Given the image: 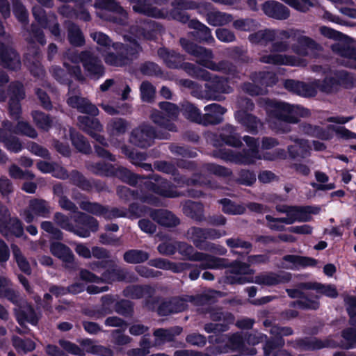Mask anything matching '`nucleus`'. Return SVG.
Segmentation results:
<instances>
[{"label":"nucleus","instance_id":"f257e3e1","mask_svg":"<svg viewBox=\"0 0 356 356\" xmlns=\"http://www.w3.org/2000/svg\"><path fill=\"white\" fill-rule=\"evenodd\" d=\"M293 38L297 40V44H293L292 49L298 56H309L312 51L318 49L317 44L311 38L300 34V31L291 29L272 30L266 29L259 31L250 35L249 40L252 44L266 45L271 42L272 52L269 54H263L259 60L264 63L273 65H284L291 66H305L307 62L305 59L296 58L293 56L282 55L277 52L285 51L289 49V44L284 40Z\"/></svg>","mask_w":356,"mask_h":356},{"label":"nucleus","instance_id":"f03ea898","mask_svg":"<svg viewBox=\"0 0 356 356\" xmlns=\"http://www.w3.org/2000/svg\"><path fill=\"white\" fill-rule=\"evenodd\" d=\"M166 0H136L134 1L133 9L135 12L143 13L147 16L156 18L172 17L181 22H188V26L196 30L197 38L200 41H204L207 43H212L214 41L211 30L204 24L197 20H189V18L184 13L178 10L180 8L173 7V10L170 13L164 9H159L153 6V2L156 5L161 6L164 4Z\"/></svg>","mask_w":356,"mask_h":356},{"label":"nucleus","instance_id":"7ed1b4c3","mask_svg":"<svg viewBox=\"0 0 356 356\" xmlns=\"http://www.w3.org/2000/svg\"><path fill=\"white\" fill-rule=\"evenodd\" d=\"M356 79L344 70L330 72L326 76L323 83L315 81L311 84L293 80H287L284 83L285 88L293 92L305 97L314 96L317 90L330 93L337 90L338 86L344 85L346 87L353 86Z\"/></svg>","mask_w":356,"mask_h":356},{"label":"nucleus","instance_id":"20e7f679","mask_svg":"<svg viewBox=\"0 0 356 356\" xmlns=\"http://www.w3.org/2000/svg\"><path fill=\"white\" fill-rule=\"evenodd\" d=\"M320 32L325 37L337 41L332 45V49L343 58L342 63L356 69V47L353 39L327 26H321Z\"/></svg>","mask_w":356,"mask_h":356},{"label":"nucleus","instance_id":"39448f33","mask_svg":"<svg viewBox=\"0 0 356 356\" xmlns=\"http://www.w3.org/2000/svg\"><path fill=\"white\" fill-rule=\"evenodd\" d=\"M265 108L269 121L275 124L279 123L280 125L296 123L300 118L306 117L309 114L307 109L300 106L290 105L283 102L266 101Z\"/></svg>","mask_w":356,"mask_h":356},{"label":"nucleus","instance_id":"423d86ee","mask_svg":"<svg viewBox=\"0 0 356 356\" xmlns=\"http://www.w3.org/2000/svg\"><path fill=\"white\" fill-rule=\"evenodd\" d=\"M79 62L83 63L85 70L90 76H99L104 74V67L100 60L93 54L90 52L77 54L72 51L67 54V60L64 61V65L78 79H82L81 69L76 65Z\"/></svg>","mask_w":356,"mask_h":356},{"label":"nucleus","instance_id":"0eeeda50","mask_svg":"<svg viewBox=\"0 0 356 356\" xmlns=\"http://www.w3.org/2000/svg\"><path fill=\"white\" fill-rule=\"evenodd\" d=\"M172 6L180 8L181 10L197 8L198 13L205 15L207 22L214 26L225 25L232 20V17L229 14L216 10H211L210 3H202L197 6L196 3L193 1L176 0L172 3Z\"/></svg>","mask_w":356,"mask_h":356},{"label":"nucleus","instance_id":"6e6552de","mask_svg":"<svg viewBox=\"0 0 356 356\" xmlns=\"http://www.w3.org/2000/svg\"><path fill=\"white\" fill-rule=\"evenodd\" d=\"M180 42L187 52L197 57V61L201 65L213 70H223L228 74H233L235 71L234 67L229 66L227 63L216 64L212 62V54L210 51L202 47H197L185 38H181Z\"/></svg>","mask_w":356,"mask_h":356},{"label":"nucleus","instance_id":"1a4fd4ad","mask_svg":"<svg viewBox=\"0 0 356 356\" xmlns=\"http://www.w3.org/2000/svg\"><path fill=\"white\" fill-rule=\"evenodd\" d=\"M188 73L192 76L209 81L205 86L208 88L209 92L213 99H220V97L216 92L229 93L231 92V88L227 84V80L219 79L204 69L197 68L193 65H189Z\"/></svg>","mask_w":356,"mask_h":356},{"label":"nucleus","instance_id":"9d476101","mask_svg":"<svg viewBox=\"0 0 356 356\" xmlns=\"http://www.w3.org/2000/svg\"><path fill=\"white\" fill-rule=\"evenodd\" d=\"M243 140L249 147L248 151L244 152V154L238 155L227 151L222 153L220 156L221 158L224 160L244 164L253 163L257 160L261 159V156L258 150V141L255 138L250 136H244Z\"/></svg>","mask_w":356,"mask_h":356},{"label":"nucleus","instance_id":"9b49d317","mask_svg":"<svg viewBox=\"0 0 356 356\" xmlns=\"http://www.w3.org/2000/svg\"><path fill=\"white\" fill-rule=\"evenodd\" d=\"M148 194L140 197L142 202L157 204L159 199L156 195L166 197H174L179 195V193L174 190L173 187L163 179H156L155 183L150 181L148 184Z\"/></svg>","mask_w":356,"mask_h":356},{"label":"nucleus","instance_id":"f8f14e48","mask_svg":"<svg viewBox=\"0 0 356 356\" xmlns=\"http://www.w3.org/2000/svg\"><path fill=\"white\" fill-rule=\"evenodd\" d=\"M190 234V239L193 243L194 245L201 250H204L207 249L208 244L207 239L215 240L220 238L226 234L225 230H220L212 228H200V227H192L191 232H188Z\"/></svg>","mask_w":356,"mask_h":356},{"label":"nucleus","instance_id":"ddd939ff","mask_svg":"<svg viewBox=\"0 0 356 356\" xmlns=\"http://www.w3.org/2000/svg\"><path fill=\"white\" fill-rule=\"evenodd\" d=\"M277 210L281 213H286L287 218L281 220L280 222H286L285 221H309L312 220L311 215L318 214L320 208L318 207H296L288 206H277Z\"/></svg>","mask_w":356,"mask_h":356},{"label":"nucleus","instance_id":"4468645a","mask_svg":"<svg viewBox=\"0 0 356 356\" xmlns=\"http://www.w3.org/2000/svg\"><path fill=\"white\" fill-rule=\"evenodd\" d=\"M160 108L164 112V115L166 117L161 115L159 111H154L151 115V118L156 124L161 127H163L170 131H174L173 125L169 124L168 122L170 120H173L177 116L179 113L178 108L170 102H161Z\"/></svg>","mask_w":356,"mask_h":356},{"label":"nucleus","instance_id":"2eb2a0df","mask_svg":"<svg viewBox=\"0 0 356 356\" xmlns=\"http://www.w3.org/2000/svg\"><path fill=\"white\" fill-rule=\"evenodd\" d=\"M95 6L108 13L106 15L108 17V20L120 24H123L126 22L127 18V13L114 0H97Z\"/></svg>","mask_w":356,"mask_h":356},{"label":"nucleus","instance_id":"dca6fc26","mask_svg":"<svg viewBox=\"0 0 356 356\" xmlns=\"http://www.w3.org/2000/svg\"><path fill=\"white\" fill-rule=\"evenodd\" d=\"M188 306L185 299L175 296L161 301L156 309V312L160 316H167L172 314L182 312Z\"/></svg>","mask_w":356,"mask_h":356},{"label":"nucleus","instance_id":"f3484780","mask_svg":"<svg viewBox=\"0 0 356 356\" xmlns=\"http://www.w3.org/2000/svg\"><path fill=\"white\" fill-rule=\"evenodd\" d=\"M337 342L332 339L321 340L316 337H304L296 339L295 347L302 351H314L324 348H336Z\"/></svg>","mask_w":356,"mask_h":356},{"label":"nucleus","instance_id":"a211bd4d","mask_svg":"<svg viewBox=\"0 0 356 356\" xmlns=\"http://www.w3.org/2000/svg\"><path fill=\"white\" fill-rule=\"evenodd\" d=\"M291 279L292 275L289 272H268L256 275L254 277V283L259 285L271 286L289 283Z\"/></svg>","mask_w":356,"mask_h":356},{"label":"nucleus","instance_id":"6ab92c4d","mask_svg":"<svg viewBox=\"0 0 356 356\" xmlns=\"http://www.w3.org/2000/svg\"><path fill=\"white\" fill-rule=\"evenodd\" d=\"M156 137L157 136L151 126L143 125L132 131L130 141L137 146L146 147L151 145Z\"/></svg>","mask_w":356,"mask_h":356},{"label":"nucleus","instance_id":"aec40b11","mask_svg":"<svg viewBox=\"0 0 356 356\" xmlns=\"http://www.w3.org/2000/svg\"><path fill=\"white\" fill-rule=\"evenodd\" d=\"M81 129L90 135L95 140L103 146H106V142L99 134L102 131V126L97 119H92L87 116H81L78 119Z\"/></svg>","mask_w":356,"mask_h":356},{"label":"nucleus","instance_id":"412c9836","mask_svg":"<svg viewBox=\"0 0 356 356\" xmlns=\"http://www.w3.org/2000/svg\"><path fill=\"white\" fill-rule=\"evenodd\" d=\"M9 112L13 119H18L21 113L19 100L24 97L22 85L14 83L10 86Z\"/></svg>","mask_w":356,"mask_h":356},{"label":"nucleus","instance_id":"4be33fe9","mask_svg":"<svg viewBox=\"0 0 356 356\" xmlns=\"http://www.w3.org/2000/svg\"><path fill=\"white\" fill-rule=\"evenodd\" d=\"M17 307L18 308L15 309V314L16 320L21 327H24L25 323H29L32 325H36L38 323L39 318L31 304L24 302Z\"/></svg>","mask_w":356,"mask_h":356},{"label":"nucleus","instance_id":"5701e85b","mask_svg":"<svg viewBox=\"0 0 356 356\" xmlns=\"http://www.w3.org/2000/svg\"><path fill=\"white\" fill-rule=\"evenodd\" d=\"M282 260L290 263L291 265H283L282 267L286 269L298 270L300 268L315 267L318 264V260L305 256L296 254H286L282 257Z\"/></svg>","mask_w":356,"mask_h":356},{"label":"nucleus","instance_id":"b1692460","mask_svg":"<svg viewBox=\"0 0 356 356\" xmlns=\"http://www.w3.org/2000/svg\"><path fill=\"white\" fill-rule=\"evenodd\" d=\"M19 56L10 47L0 42V65L10 70H17L20 67Z\"/></svg>","mask_w":356,"mask_h":356},{"label":"nucleus","instance_id":"393cba45","mask_svg":"<svg viewBox=\"0 0 356 356\" xmlns=\"http://www.w3.org/2000/svg\"><path fill=\"white\" fill-rule=\"evenodd\" d=\"M262 9L266 15L277 19H285L289 16L288 8L277 1H266L264 3Z\"/></svg>","mask_w":356,"mask_h":356},{"label":"nucleus","instance_id":"a878e982","mask_svg":"<svg viewBox=\"0 0 356 356\" xmlns=\"http://www.w3.org/2000/svg\"><path fill=\"white\" fill-rule=\"evenodd\" d=\"M33 14L39 24L43 27H48L54 35H59L58 25L54 15H50L47 18L42 8L39 6L33 7Z\"/></svg>","mask_w":356,"mask_h":356},{"label":"nucleus","instance_id":"bb28decb","mask_svg":"<svg viewBox=\"0 0 356 356\" xmlns=\"http://www.w3.org/2000/svg\"><path fill=\"white\" fill-rule=\"evenodd\" d=\"M67 104L78 109L81 113H88L94 116L99 114V110L95 105L91 104L88 99L74 95L70 96Z\"/></svg>","mask_w":356,"mask_h":356},{"label":"nucleus","instance_id":"cd10ccee","mask_svg":"<svg viewBox=\"0 0 356 356\" xmlns=\"http://www.w3.org/2000/svg\"><path fill=\"white\" fill-rule=\"evenodd\" d=\"M67 231L73 232L76 235L86 238L91 232H96L99 229V224H58Z\"/></svg>","mask_w":356,"mask_h":356},{"label":"nucleus","instance_id":"c85d7f7f","mask_svg":"<svg viewBox=\"0 0 356 356\" xmlns=\"http://www.w3.org/2000/svg\"><path fill=\"white\" fill-rule=\"evenodd\" d=\"M155 290L150 285H129L123 290V296L131 299H140L145 296H153Z\"/></svg>","mask_w":356,"mask_h":356},{"label":"nucleus","instance_id":"c756f323","mask_svg":"<svg viewBox=\"0 0 356 356\" xmlns=\"http://www.w3.org/2000/svg\"><path fill=\"white\" fill-rule=\"evenodd\" d=\"M50 252L65 263L72 264L74 261V256L71 249L60 242H51Z\"/></svg>","mask_w":356,"mask_h":356},{"label":"nucleus","instance_id":"7c9ffc66","mask_svg":"<svg viewBox=\"0 0 356 356\" xmlns=\"http://www.w3.org/2000/svg\"><path fill=\"white\" fill-rule=\"evenodd\" d=\"M206 113L204 116V123L217 124L222 120V117L226 110L217 104H211L205 106Z\"/></svg>","mask_w":356,"mask_h":356},{"label":"nucleus","instance_id":"2f4dec72","mask_svg":"<svg viewBox=\"0 0 356 356\" xmlns=\"http://www.w3.org/2000/svg\"><path fill=\"white\" fill-rule=\"evenodd\" d=\"M99 277L100 281L107 284H112L114 282L124 280L125 279V274L121 268H117L112 261V264L104 270Z\"/></svg>","mask_w":356,"mask_h":356},{"label":"nucleus","instance_id":"473e14b6","mask_svg":"<svg viewBox=\"0 0 356 356\" xmlns=\"http://www.w3.org/2000/svg\"><path fill=\"white\" fill-rule=\"evenodd\" d=\"M208 314L211 321L215 322H220V324H227L229 327L234 323L235 317L234 314L229 312H224L221 308L209 307Z\"/></svg>","mask_w":356,"mask_h":356},{"label":"nucleus","instance_id":"72a5a7b5","mask_svg":"<svg viewBox=\"0 0 356 356\" xmlns=\"http://www.w3.org/2000/svg\"><path fill=\"white\" fill-rule=\"evenodd\" d=\"M3 126L6 130L10 133L23 134L30 138L37 136L36 131L27 122L19 121L13 129L10 127V123L8 121L4 122Z\"/></svg>","mask_w":356,"mask_h":356},{"label":"nucleus","instance_id":"f704fd0d","mask_svg":"<svg viewBox=\"0 0 356 356\" xmlns=\"http://www.w3.org/2000/svg\"><path fill=\"white\" fill-rule=\"evenodd\" d=\"M154 24L149 22H143L140 26H132L131 34L138 39H152L154 36Z\"/></svg>","mask_w":356,"mask_h":356},{"label":"nucleus","instance_id":"c9c22d12","mask_svg":"<svg viewBox=\"0 0 356 356\" xmlns=\"http://www.w3.org/2000/svg\"><path fill=\"white\" fill-rule=\"evenodd\" d=\"M95 171L96 173L105 175L115 174L125 182H128L130 184H133L134 183L131 172L124 168H119L116 172H114L113 170H110L109 167L107 165H98V168Z\"/></svg>","mask_w":356,"mask_h":356},{"label":"nucleus","instance_id":"e433bc0d","mask_svg":"<svg viewBox=\"0 0 356 356\" xmlns=\"http://www.w3.org/2000/svg\"><path fill=\"white\" fill-rule=\"evenodd\" d=\"M148 252L138 249H131L123 254V259L127 264H137L143 263L149 259Z\"/></svg>","mask_w":356,"mask_h":356},{"label":"nucleus","instance_id":"4c0bfd02","mask_svg":"<svg viewBox=\"0 0 356 356\" xmlns=\"http://www.w3.org/2000/svg\"><path fill=\"white\" fill-rule=\"evenodd\" d=\"M341 337L343 339L339 345L341 348L346 350L356 348V327L342 330Z\"/></svg>","mask_w":356,"mask_h":356},{"label":"nucleus","instance_id":"58836bf2","mask_svg":"<svg viewBox=\"0 0 356 356\" xmlns=\"http://www.w3.org/2000/svg\"><path fill=\"white\" fill-rule=\"evenodd\" d=\"M236 119L238 122L245 126L248 131L254 132L260 125L255 117L248 114L244 111H238L235 114Z\"/></svg>","mask_w":356,"mask_h":356},{"label":"nucleus","instance_id":"ea45409f","mask_svg":"<svg viewBox=\"0 0 356 356\" xmlns=\"http://www.w3.org/2000/svg\"><path fill=\"white\" fill-rule=\"evenodd\" d=\"M227 338V343L224 349L225 350H218V353L222 352H227V350H241L243 348L245 344V337L244 334L236 332L230 336H226Z\"/></svg>","mask_w":356,"mask_h":356},{"label":"nucleus","instance_id":"a19ab883","mask_svg":"<svg viewBox=\"0 0 356 356\" xmlns=\"http://www.w3.org/2000/svg\"><path fill=\"white\" fill-rule=\"evenodd\" d=\"M263 350L264 356H272L275 351L282 348L285 344L284 339L282 337H274L267 339L263 342Z\"/></svg>","mask_w":356,"mask_h":356},{"label":"nucleus","instance_id":"79ce46f5","mask_svg":"<svg viewBox=\"0 0 356 356\" xmlns=\"http://www.w3.org/2000/svg\"><path fill=\"white\" fill-rule=\"evenodd\" d=\"M134 305L131 300L127 299H121L115 302L113 309L115 312L125 317H132L134 313Z\"/></svg>","mask_w":356,"mask_h":356},{"label":"nucleus","instance_id":"37998d69","mask_svg":"<svg viewBox=\"0 0 356 356\" xmlns=\"http://www.w3.org/2000/svg\"><path fill=\"white\" fill-rule=\"evenodd\" d=\"M227 266L229 268V273L231 274H240V275H254V270L250 268V264L235 260L229 262L227 260Z\"/></svg>","mask_w":356,"mask_h":356},{"label":"nucleus","instance_id":"c03bdc74","mask_svg":"<svg viewBox=\"0 0 356 356\" xmlns=\"http://www.w3.org/2000/svg\"><path fill=\"white\" fill-rule=\"evenodd\" d=\"M159 56L163 59L167 65L170 67L177 68L178 67L182 60V56L179 54L171 53L166 49H160L158 51Z\"/></svg>","mask_w":356,"mask_h":356},{"label":"nucleus","instance_id":"a18cd8bd","mask_svg":"<svg viewBox=\"0 0 356 356\" xmlns=\"http://www.w3.org/2000/svg\"><path fill=\"white\" fill-rule=\"evenodd\" d=\"M289 306L302 310H317L320 307V302L316 300L310 299L305 293V298L291 302Z\"/></svg>","mask_w":356,"mask_h":356},{"label":"nucleus","instance_id":"49530a36","mask_svg":"<svg viewBox=\"0 0 356 356\" xmlns=\"http://www.w3.org/2000/svg\"><path fill=\"white\" fill-rule=\"evenodd\" d=\"M312 149L307 141L300 140L295 142L294 145L289 147V154L292 157H306L309 155V150Z\"/></svg>","mask_w":356,"mask_h":356},{"label":"nucleus","instance_id":"de8ad7c7","mask_svg":"<svg viewBox=\"0 0 356 356\" xmlns=\"http://www.w3.org/2000/svg\"><path fill=\"white\" fill-rule=\"evenodd\" d=\"M82 345L90 346L87 348L86 352L98 356H113V351L108 347L102 345H93L92 341L90 339H87L83 341Z\"/></svg>","mask_w":356,"mask_h":356},{"label":"nucleus","instance_id":"09e8293b","mask_svg":"<svg viewBox=\"0 0 356 356\" xmlns=\"http://www.w3.org/2000/svg\"><path fill=\"white\" fill-rule=\"evenodd\" d=\"M220 137L224 143L234 147H238L241 142L235 133L232 126H226L220 134Z\"/></svg>","mask_w":356,"mask_h":356},{"label":"nucleus","instance_id":"8fccbe9b","mask_svg":"<svg viewBox=\"0 0 356 356\" xmlns=\"http://www.w3.org/2000/svg\"><path fill=\"white\" fill-rule=\"evenodd\" d=\"M227 259L218 258L207 254L204 263L200 264V268L202 270L226 268L227 266Z\"/></svg>","mask_w":356,"mask_h":356},{"label":"nucleus","instance_id":"3c124183","mask_svg":"<svg viewBox=\"0 0 356 356\" xmlns=\"http://www.w3.org/2000/svg\"><path fill=\"white\" fill-rule=\"evenodd\" d=\"M144 212H145V211L142 209H139L138 204H132L129 211H125L119 209H114L111 211L109 216H112L114 218L127 217L131 218L133 216H141Z\"/></svg>","mask_w":356,"mask_h":356},{"label":"nucleus","instance_id":"603ef678","mask_svg":"<svg viewBox=\"0 0 356 356\" xmlns=\"http://www.w3.org/2000/svg\"><path fill=\"white\" fill-rule=\"evenodd\" d=\"M29 210L33 215L45 216L50 211L49 204L42 200H33L30 202Z\"/></svg>","mask_w":356,"mask_h":356},{"label":"nucleus","instance_id":"864d4df0","mask_svg":"<svg viewBox=\"0 0 356 356\" xmlns=\"http://www.w3.org/2000/svg\"><path fill=\"white\" fill-rule=\"evenodd\" d=\"M32 117L36 125L43 130H48L54 122V119L51 118L48 115L40 111H33Z\"/></svg>","mask_w":356,"mask_h":356},{"label":"nucleus","instance_id":"5fc2aeb1","mask_svg":"<svg viewBox=\"0 0 356 356\" xmlns=\"http://www.w3.org/2000/svg\"><path fill=\"white\" fill-rule=\"evenodd\" d=\"M150 216L156 222H176L177 220L172 213L163 209L152 211Z\"/></svg>","mask_w":356,"mask_h":356},{"label":"nucleus","instance_id":"6e6d98bb","mask_svg":"<svg viewBox=\"0 0 356 356\" xmlns=\"http://www.w3.org/2000/svg\"><path fill=\"white\" fill-rule=\"evenodd\" d=\"M344 302L349 316L348 323L351 326L356 327V297L348 296L345 298Z\"/></svg>","mask_w":356,"mask_h":356},{"label":"nucleus","instance_id":"4d7b16f0","mask_svg":"<svg viewBox=\"0 0 356 356\" xmlns=\"http://www.w3.org/2000/svg\"><path fill=\"white\" fill-rule=\"evenodd\" d=\"M37 166L38 168L44 173L52 172L54 176L61 179L67 176L66 172L63 168L56 166L58 168V171H56L53 164L46 161L38 162Z\"/></svg>","mask_w":356,"mask_h":356},{"label":"nucleus","instance_id":"13d9d810","mask_svg":"<svg viewBox=\"0 0 356 356\" xmlns=\"http://www.w3.org/2000/svg\"><path fill=\"white\" fill-rule=\"evenodd\" d=\"M124 38L130 42V49H124L123 44H119V43H115L113 44V48L115 51H116L118 53L123 54L124 51H126V54L129 56V57H132L134 55H135L136 53L138 52L140 48L137 42L134 40V41H131V37L125 35Z\"/></svg>","mask_w":356,"mask_h":356},{"label":"nucleus","instance_id":"bf43d9fd","mask_svg":"<svg viewBox=\"0 0 356 356\" xmlns=\"http://www.w3.org/2000/svg\"><path fill=\"white\" fill-rule=\"evenodd\" d=\"M13 256L20 270L26 275H30L31 273L30 264L17 247L13 249Z\"/></svg>","mask_w":356,"mask_h":356},{"label":"nucleus","instance_id":"052dcab7","mask_svg":"<svg viewBox=\"0 0 356 356\" xmlns=\"http://www.w3.org/2000/svg\"><path fill=\"white\" fill-rule=\"evenodd\" d=\"M0 298H6L16 306H18L22 303V298L19 291L10 288L9 286H6L1 291H0Z\"/></svg>","mask_w":356,"mask_h":356},{"label":"nucleus","instance_id":"680f3d73","mask_svg":"<svg viewBox=\"0 0 356 356\" xmlns=\"http://www.w3.org/2000/svg\"><path fill=\"white\" fill-rule=\"evenodd\" d=\"M183 113L188 119L197 122H202V117L200 111L190 103L183 105Z\"/></svg>","mask_w":356,"mask_h":356},{"label":"nucleus","instance_id":"e2e57ef3","mask_svg":"<svg viewBox=\"0 0 356 356\" xmlns=\"http://www.w3.org/2000/svg\"><path fill=\"white\" fill-rule=\"evenodd\" d=\"M59 345L70 354L76 356H85V351L74 343L61 339L59 341Z\"/></svg>","mask_w":356,"mask_h":356},{"label":"nucleus","instance_id":"0e129e2a","mask_svg":"<svg viewBox=\"0 0 356 356\" xmlns=\"http://www.w3.org/2000/svg\"><path fill=\"white\" fill-rule=\"evenodd\" d=\"M245 343L249 345L255 346L263 343L266 339L267 335L257 330H252L251 332L244 333Z\"/></svg>","mask_w":356,"mask_h":356},{"label":"nucleus","instance_id":"69168bd1","mask_svg":"<svg viewBox=\"0 0 356 356\" xmlns=\"http://www.w3.org/2000/svg\"><path fill=\"white\" fill-rule=\"evenodd\" d=\"M220 203L222 204L223 211L229 214H241L245 211V208L243 206L235 204L227 199L220 200Z\"/></svg>","mask_w":356,"mask_h":356},{"label":"nucleus","instance_id":"338daca9","mask_svg":"<svg viewBox=\"0 0 356 356\" xmlns=\"http://www.w3.org/2000/svg\"><path fill=\"white\" fill-rule=\"evenodd\" d=\"M72 141L74 147L80 152L88 153L90 151V145L83 136L72 134Z\"/></svg>","mask_w":356,"mask_h":356},{"label":"nucleus","instance_id":"774afa93","mask_svg":"<svg viewBox=\"0 0 356 356\" xmlns=\"http://www.w3.org/2000/svg\"><path fill=\"white\" fill-rule=\"evenodd\" d=\"M69 40L74 45H81L83 43V37L79 27L74 24L69 26Z\"/></svg>","mask_w":356,"mask_h":356}]
</instances>
